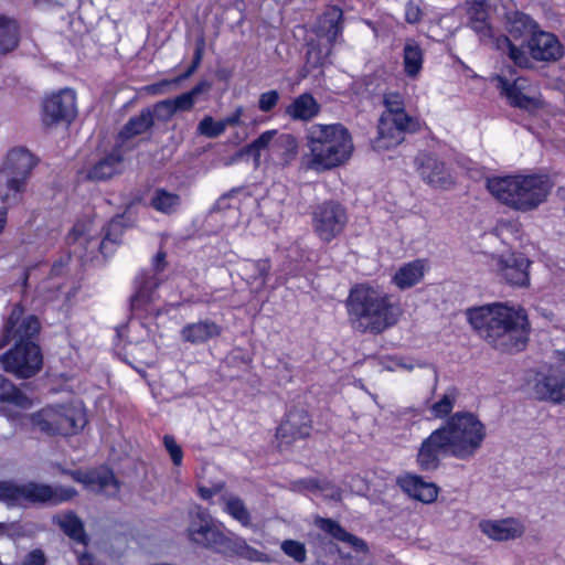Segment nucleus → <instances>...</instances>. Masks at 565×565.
I'll use <instances>...</instances> for the list:
<instances>
[{
	"mask_svg": "<svg viewBox=\"0 0 565 565\" xmlns=\"http://www.w3.org/2000/svg\"><path fill=\"white\" fill-rule=\"evenodd\" d=\"M281 551L297 563L307 559V550L303 543L296 540H285L280 544Z\"/></svg>",
	"mask_w": 565,
	"mask_h": 565,
	"instance_id": "09e8293b",
	"label": "nucleus"
},
{
	"mask_svg": "<svg viewBox=\"0 0 565 565\" xmlns=\"http://www.w3.org/2000/svg\"><path fill=\"white\" fill-rule=\"evenodd\" d=\"M42 108V121L45 126L71 121L77 113L75 92L70 88L61 89L46 97Z\"/></svg>",
	"mask_w": 565,
	"mask_h": 565,
	"instance_id": "dca6fc26",
	"label": "nucleus"
},
{
	"mask_svg": "<svg viewBox=\"0 0 565 565\" xmlns=\"http://www.w3.org/2000/svg\"><path fill=\"white\" fill-rule=\"evenodd\" d=\"M468 320L480 338L501 352H520L529 341L531 328L522 307L494 302L469 309Z\"/></svg>",
	"mask_w": 565,
	"mask_h": 565,
	"instance_id": "f257e3e1",
	"label": "nucleus"
},
{
	"mask_svg": "<svg viewBox=\"0 0 565 565\" xmlns=\"http://www.w3.org/2000/svg\"><path fill=\"white\" fill-rule=\"evenodd\" d=\"M481 532L493 541L515 540L523 535L524 525L516 519L484 520L479 523Z\"/></svg>",
	"mask_w": 565,
	"mask_h": 565,
	"instance_id": "5701e85b",
	"label": "nucleus"
},
{
	"mask_svg": "<svg viewBox=\"0 0 565 565\" xmlns=\"http://www.w3.org/2000/svg\"><path fill=\"white\" fill-rule=\"evenodd\" d=\"M186 532L192 543L225 556H236L256 563L269 562L265 553L248 545L243 537L226 533L222 523L215 521L200 507L190 512Z\"/></svg>",
	"mask_w": 565,
	"mask_h": 565,
	"instance_id": "7ed1b4c3",
	"label": "nucleus"
},
{
	"mask_svg": "<svg viewBox=\"0 0 565 565\" xmlns=\"http://www.w3.org/2000/svg\"><path fill=\"white\" fill-rule=\"evenodd\" d=\"M40 321L33 315H24L21 303H15L7 318L0 339V350L10 342L14 344L35 343L33 340L40 332Z\"/></svg>",
	"mask_w": 565,
	"mask_h": 565,
	"instance_id": "9b49d317",
	"label": "nucleus"
},
{
	"mask_svg": "<svg viewBox=\"0 0 565 565\" xmlns=\"http://www.w3.org/2000/svg\"><path fill=\"white\" fill-rule=\"evenodd\" d=\"M315 525L317 527H319L321 531H323L327 534H329L330 536H332L333 539L349 544L356 552L367 553V551H369L366 543L362 539L347 532L334 520L326 519L322 516H316Z\"/></svg>",
	"mask_w": 565,
	"mask_h": 565,
	"instance_id": "c756f323",
	"label": "nucleus"
},
{
	"mask_svg": "<svg viewBox=\"0 0 565 565\" xmlns=\"http://www.w3.org/2000/svg\"><path fill=\"white\" fill-rule=\"evenodd\" d=\"M446 455L452 456V446L446 430L440 427L422 441L416 462L422 471H435Z\"/></svg>",
	"mask_w": 565,
	"mask_h": 565,
	"instance_id": "ddd939ff",
	"label": "nucleus"
},
{
	"mask_svg": "<svg viewBox=\"0 0 565 565\" xmlns=\"http://www.w3.org/2000/svg\"><path fill=\"white\" fill-rule=\"evenodd\" d=\"M424 260L416 259L398 268L393 277V282L399 289H407L418 284L424 278Z\"/></svg>",
	"mask_w": 565,
	"mask_h": 565,
	"instance_id": "2f4dec72",
	"label": "nucleus"
},
{
	"mask_svg": "<svg viewBox=\"0 0 565 565\" xmlns=\"http://www.w3.org/2000/svg\"><path fill=\"white\" fill-rule=\"evenodd\" d=\"M277 130H266L260 134L253 142L242 148V154H252L255 159L256 164L260 160V151L273 148L274 140L276 139Z\"/></svg>",
	"mask_w": 565,
	"mask_h": 565,
	"instance_id": "37998d69",
	"label": "nucleus"
},
{
	"mask_svg": "<svg viewBox=\"0 0 565 565\" xmlns=\"http://www.w3.org/2000/svg\"><path fill=\"white\" fill-rule=\"evenodd\" d=\"M345 306L352 329L360 333L380 334L396 324L402 315L391 295L367 284L352 287Z\"/></svg>",
	"mask_w": 565,
	"mask_h": 565,
	"instance_id": "f03ea898",
	"label": "nucleus"
},
{
	"mask_svg": "<svg viewBox=\"0 0 565 565\" xmlns=\"http://www.w3.org/2000/svg\"><path fill=\"white\" fill-rule=\"evenodd\" d=\"M306 484H307V488H310V489H313V488H318V483L316 480L313 479H310V480H307L305 481Z\"/></svg>",
	"mask_w": 565,
	"mask_h": 565,
	"instance_id": "774afa93",
	"label": "nucleus"
},
{
	"mask_svg": "<svg viewBox=\"0 0 565 565\" xmlns=\"http://www.w3.org/2000/svg\"><path fill=\"white\" fill-rule=\"evenodd\" d=\"M278 102L279 93L275 89H271L260 94L258 99V108L264 113H268L277 106Z\"/></svg>",
	"mask_w": 565,
	"mask_h": 565,
	"instance_id": "864d4df0",
	"label": "nucleus"
},
{
	"mask_svg": "<svg viewBox=\"0 0 565 565\" xmlns=\"http://www.w3.org/2000/svg\"><path fill=\"white\" fill-rule=\"evenodd\" d=\"M221 333L222 327L220 324L205 319L185 324L180 331V337L183 342L198 345L218 338Z\"/></svg>",
	"mask_w": 565,
	"mask_h": 565,
	"instance_id": "a878e982",
	"label": "nucleus"
},
{
	"mask_svg": "<svg viewBox=\"0 0 565 565\" xmlns=\"http://www.w3.org/2000/svg\"><path fill=\"white\" fill-rule=\"evenodd\" d=\"M72 477L84 483L94 492L105 495H115L119 491V483L113 471L106 467H99L87 472H72Z\"/></svg>",
	"mask_w": 565,
	"mask_h": 565,
	"instance_id": "4be33fe9",
	"label": "nucleus"
},
{
	"mask_svg": "<svg viewBox=\"0 0 565 565\" xmlns=\"http://www.w3.org/2000/svg\"><path fill=\"white\" fill-rule=\"evenodd\" d=\"M319 110L320 106L313 96L309 93H303L286 107L285 113L294 120L308 121L317 116Z\"/></svg>",
	"mask_w": 565,
	"mask_h": 565,
	"instance_id": "7c9ffc66",
	"label": "nucleus"
},
{
	"mask_svg": "<svg viewBox=\"0 0 565 565\" xmlns=\"http://www.w3.org/2000/svg\"><path fill=\"white\" fill-rule=\"evenodd\" d=\"M403 64L408 77H416L423 67V51L414 42H407L403 50Z\"/></svg>",
	"mask_w": 565,
	"mask_h": 565,
	"instance_id": "c9c22d12",
	"label": "nucleus"
},
{
	"mask_svg": "<svg viewBox=\"0 0 565 565\" xmlns=\"http://www.w3.org/2000/svg\"><path fill=\"white\" fill-rule=\"evenodd\" d=\"M151 206L163 214L174 213L181 205V198L177 193L164 189H157L150 201Z\"/></svg>",
	"mask_w": 565,
	"mask_h": 565,
	"instance_id": "e433bc0d",
	"label": "nucleus"
},
{
	"mask_svg": "<svg viewBox=\"0 0 565 565\" xmlns=\"http://www.w3.org/2000/svg\"><path fill=\"white\" fill-rule=\"evenodd\" d=\"M26 397L22 392L2 374H0V402H13L18 405H23Z\"/></svg>",
	"mask_w": 565,
	"mask_h": 565,
	"instance_id": "49530a36",
	"label": "nucleus"
},
{
	"mask_svg": "<svg viewBox=\"0 0 565 565\" xmlns=\"http://www.w3.org/2000/svg\"><path fill=\"white\" fill-rule=\"evenodd\" d=\"M377 129L379 136L374 140V148L376 150H387L402 143L406 132L418 131L420 122L418 119H413V122H405L403 119L391 117V115H382Z\"/></svg>",
	"mask_w": 565,
	"mask_h": 565,
	"instance_id": "f3484780",
	"label": "nucleus"
},
{
	"mask_svg": "<svg viewBox=\"0 0 565 565\" xmlns=\"http://www.w3.org/2000/svg\"><path fill=\"white\" fill-rule=\"evenodd\" d=\"M122 162L124 150L120 146H116L89 169L87 178L94 181L108 180L121 173Z\"/></svg>",
	"mask_w": 565,
	"mask_h": 565,
	"instance_id": "bb28decb",
	"label": "nucleus"
},
{
	"mask_svg": "<svg viewBox=\"0 0 565 565\" xmlns=\"http://www.w3.org/2000/svg\"><path fill=\"white\" fill-rule=\"evenodd\" d=\"M14 527V523H4L0 522V537L8 535H11V530Z\"/></svg>",
	"mask_w": 565,
	"mask_h": 565,
	"instance_id": "0e129e2a",
	"label": "nucleus"
},
{
	"mask_svg": "<svg viewBox=\"0 0 565 565\" xmlns=\"http://www.w3.org/2000/svg\"><path fill=\"white\" fill-rule=\"evenodd\" d=\"M536 23L522 12H513L508 20V31L514 39H522L536 33Z\"/></svg>",
	"mask_w": 565,
	"mask_h": 565,
	"instance_id": "72a5a7b5",
	"label": "nucleus"
},
{
	"mask_svg": "<svg viewBox=\"0 0 565 565\" xmlns=\"http://www.w3.org/2000/svg\"><path fill=\"white\" fill-rule=\"evenodd\" d=\"M32 425L46 435H74L87 424L81 405L46 406L31 416Z\"/></svg>",
	"mask_w": 565,
	"mask_h": 565,
	"instance_id": "1a4fd4ad",
	"label": "nucleus"
},
{
	"mask_svg": "<svg viewBox=\"0 0 565 565\" xmlns=\"http://www.w3.org/2000/svg\"><path fill=\"white\" fill-rule=\"evenodd\" d=\"M78 561H79V565H94L93 558L86 554H83Z\"/></svg>",
	"mask_w": 565,
	"mask_h": 565,
	"instance_id": "338daca9",
	"label": "nucleus"
},
{
	"mask_svg": "<svg viewBox=\"0 0 565 565\" xmlns=\"http://www.w3.org/2000/svg\"><path fill=\"white\" fill-rule=\"evenodd\" d=\"M309 153L302 161L308 170H331L347 163L352 157V135L342 124H313L307 131Z\"/></svg>",
	"mask_w": 565,
	"mask_h": 565,
	"instance_id": "20e7f679",
	"label": "nucleus"
},
{
	"mask_svg": "<svg viewBox=\"0 0 565 565\" xmlns=\"http://www.w3.org/2000/svg\"><path fill=\"white\" fill-rule=\"evenodd\" d=\"M204 45H205L204 39L198 40L196 45H195L193 61H192L191 65L189 66V68L182 75H180L179 77H177L173 81H162L160 83L152 84L147 87V90L151 94H160L163 92L162 88L164 86H168L171 83L177 84V83L190 77L196 71V68L200 66V64L202 62V57H203V53H204Z\"/></svg>",
	"mask_w": 565,
	"mask_h": 565,
	"instance_id": "f704fd0d",
	"label": "nucleus"
},
{
	"mask_svg": "<svg viewBox=\"0 0 565 565\" xmlns=\"http://www.w3.org/2000/svg\"><path fill=\"white\" fill-rule=\"evenodd\" d=\"M252 266L257 271V275L254 276V279H262L263 282H265L270 270L269 262L266 259H260L254 262Z\"/></svg>",
	"mask_w": 565,
	"mask_h": 565,
	"instance_id": "4d7b16f0",
	"label": "nucleus"
},
{
	"mask_svg": "<svg viewBox=\"0 0 565 565\" xmlns=\"http://www.w3.org/2000/svg\"><path fill=\"white\" fill-rule=\"evenodd\" d=\"M243 115H244V108L242 106L236 107L235 110L231 115L221 119L222 124L224 125V129L226 130L227 127H233V126L239 125Z\"/></svg>",
	"mask_w": 565,
	"mask_h": 565,
	"instance_id": "13d9d810",
	"label": "nucleus"
},
{
	"mask_svg": "<svg viewBox=\"0 0 565 565\" xmlns=\"http://www.w3.org/2000/svg\"><path fill=\"white\" fill-rule=\"evenodd\" d=\"M452 446V457L461 460L472 458L486 439V426L472 413L458 412L444 426Z\"/></svg>",
	"mask_w": 565,
	"mask_h": 565,
	"instance_id": "6e6552de",
	"label": "nucleus"
},
{
	"mask_svg": "<svg viewBox=\"0 0 565 565\" xmlns=\"http://www.w3.org/2000/svg\"><path fill=\"white\" fill-rule=\"evenodd\" d=\"M196 132L206 138H217L225 132L221 120H215L212 116H205L199 122Z\"/></svg>",
	"mask_w": 565,
	"mask_h": 565,
	"instance_id": "de8ad7c7",
	"label": "nucleus"
},
{
	"mask_svg": "<svg viewBox=\"0 0 565 565\" xmlns=\"http://www.w3.org/2000/svg\"><path fill=\"white\" fill-rule=\"evenodd\" d=\"M45 555L40 550L30 552L21 565H45Z\"/></svg>",
	"mask_w": 565,
	"mask_h": 565,
	"instance_id": "bf43d9fd",
	"label": "nucleus"
},
{
	"mask_svg": "<svg viewBox=\"0 0 565 565\" xmlns=\"http://www.w3.org/2000/svg\"><path fill=\"white\" fill-rule=\"evenodd\" d=\"M56 522L63 532L78 543L86 544L87 537L82 521L73 513L58 515Z\"/></svg>",
	"mask_w": 565,
	"mask_h": 565,
	"instance_id": "4c0bfd02",
	"label": "nucleus"
},
{
	"mask_svg": "<svg viewBox=\"0 0 565 565\" xmlns=\"http://www.w3.org/2000/svg\"><path fill=\"white\" fill-rule=\"evenodd\" d=\"M311 431V418L303 408L291 409L277 428L276 437L280 445H291L297 439L306 438Z\"/></svg>",
	"mask_w": 565,
	"mask_h": 565,
	"instance_id": "6ab92c4d",
	"label": "nucleus"
},
{
	"mask_svg": "<svg viewBox=\"0 0 565 565\" xmlns=\"http://www.w3.org/2000/svg\"><path fill=\"white\" fill-rule=\"evenodd\" d=\"M298 140L291 134H278L273 143V150L278 153L284 163H289L298 153Z\"/></svg>",
	"mask_w": 565,
	"mask_h": 565,
	"instance_id": "58836bf2",
	"label": "nucleus"
},
{
	"mask_svg": "<svg viewBox=\"0 0 565 565\" xmlns=\"http://www.w3.org/2000/svg\"><path fill=\"white\" fill-rule=\"evenodd\" d=\"M163 444L166 447V450L169 452L172 462L175 466H180L182 463L183 459V451L181 447L178 445L173 436L166 435L163 437Z\"/></svg>",
	"mask_w": 565,
	"mask_h": 565,
	"instance_id": "603ef678",
	"label": "nucleus"
},
{
	"mask_svg": "<svg viewBox=\"0 0 565 565\" xmlns=\"http://www.w3.org/2000/svg\"><path fill=\"white\" fill-rule=\"evenodd\" d=\"M534 393L541 401L565 406V373L551 370L536 377Z\"/></svg>",
	"mask_w": 565,
	"mask_h": 565,
	"instance_id": "412c9836",
	"label": "nucleus"
},
{
	"mask_svg": "<svg viewBox=\"0 0 565 565\" xmlns=\"http://www.w3.org/2000/svg\"><path fill=\"white\" fill-rule=\"evenodd\" d=\"M531 260L521 253L500 256L497 267L500 276L510 285L527 287L530 285L529 268Z\"/></svg>",
	"mask_w": 565,
	"mask_h": 565,
	"instance_id": "aec40b11",
	"label": "nucleus"
},
{
	"mask_svg": "<svg viewBox=\"0 0 565 565\" xmlns=\"http://www.w3.org/2000/svg\"><path fill=\"white\" fill-rule=\"evenodd\" d=\"M348 223L345 209L333 201L323 202L312 212V228L318 238L330 243L339 237Z\"/></svg>",
	"mask_w": 565,
	"mask_h": 565,
	"instance_id": "f8f14e48",
	"label": "nucleus"
},
{
	"mask_svg": "<svg viewBox=\"0 0 565 565\" xmlns=\"http://www.w3.org/2000/svg\"><path fill=\"white\" fill-rule=\"evenodd\" d=\"M159 284L158 277L148 273H141L136 278L137 290L130 300L132 311H148V306L154 300V290Z\"/></svg>",
	"mask_w": 565,
	"mask_h": 565,
	"instance_id": "cd10ccee",
	"label": "nucleus"
},
{
	"mask_svg": "<svg viewBox=\"0 0 565 565\" xmlns=\"http://www.w3.org/2000/svg\"><path fill=\"white\" fill-rule=\"evenodd\" d=\"M385 111L382 115H391L396 119H403L405 122H413L415 117H411L405 113L404 100L399 94L390 93L384 96Z\"/></svg>",
	"mask_w": 565,
	"mask_h": 565,
	"instance_id": "c03bdc74",
	"label": "nucleus"
},
{
	"mask_svg": "<svg viewBox=\"0 0 565 565\" xmlns=\"http://www.w3.org/2000/svg\"><path fill=\"white\" fill-rule=\"evenodd\" d=\"M498 88L501 90L509 103L521 109L529 111L535 110L541 106L540 98L535 95L534 86L523 77L515 78L512 83L505 75H497Z\"/></svg>",
	"mask_w": 565,
	"mask_h": 565,
	"instance_id": "2eb2a0df",
	"label": "nucleus"
},
{
	"mask_svg": "<svg viewBox=\"0 0 565 565\" xmlns=\"http://www.w3.org/2000/svg\"><path fill=\"white\" fill-rule=\"evenodd\" d=\"M457 399V391L451 388L443 397L430 406V413L437 418H444L449 415Z\"/></svg>",
	"mask_w": 565,
	"mask_h": 565,
	"instance_id": "a18cd8bd",
	"label": "nucleus"
},
{
	"mask_svg": "<svg viewBox=\"0 0 565 565\" xmlns=\"http://www.w3.org/2000/svg\"><path fill=\"white\" fill-rule=\"evenodd\" d=\"M124 227L121 222L118 220H113L106 230L105 236L100 242L99 248L102 253H105L108 244H116L119 242L120 236L122 235Z\"/></svg>",
	"mask_w": 565,
	"mask_h": 565,
	"instance_id": "3c124183",
	"label": "nucleus"
},
{
	"mask_svg": "<svg viewBox=\"0 0 565 565\" xmlns=\"http://www.w3.org/2000/svg\"><path fill=\"white\" fill-rule=\"evenodd\" d=\"M19 25L15 20L0 15V54H6L18 46Z\"/></svg>",
	"mask_w": 565,
	"mask_h": 565,
	"instance_id": "473e14b6",
	"label": "nucleus"
},
{
	"mask_svg": "<svg viewBox=\"0 0 565 565\" xmlns=\"http://www.w3.org/2000/svg\"><path fill=\"white\" fill-rule=\"evenodd\" d=\"M36 160L24 148H14L8 152L0 167V200L4 204H17L25 191Z\"/></svg>",
	"mask_w": 565,
	"mask_h": 565,
	"instance_id": "423d86ee",
	"label": "nucleus"
},
{
	"mask_svg": "<svg viewBox=\"0 0 565 565\" xmlns=\"http://www.w3.org/2000/svg\"><path fill=\"white\" fill-rule=\"evenodd\" d=\"M224 488L223 483L215 484L212 488L200 487L199 494L203 500H210L216 493H220Z\"/></svg>",
	"mask_w": 565,
	"mask_h": 565,
	"instance_id": "052dcab7",
	"label": "nucleus"
},
{
	"mask_svg": "<svg viewBox=\"0 0 565 565\" xmlns=\"http://www.w3.org/2000/svg\"><path fill=\"white\" fill-rule=\"evenodd\" d=\"M211 88V84L207 82H200L195 85L191 90L177 96L175 98H171L174 110L177 111H188L191 110L198 99V97L207 92Z\"/></svg>",
	"mask_w": 565,
	"mask_h": 565,
	"instance_id": "79ce46f5",
	"label": "nucleus"
},
{
	"mask_svg": "<svg viewBox=\"0 0 565 565\" xmlns=\"http://www.w3.org/2000/svg\"><path fill=\"white\" fill-rule=\"evenodd\" d=\"M222 501L226 513L238 521L243 526L250 525V513L241 498L235 495H224L222 497Z\"/></svg>",
	"mask_w": 565,
	"mask_h": 565,
	"instance_id": "a19ab883",
	"label": "nucleus"
},
{
	"mask_svg": "<svg viewBox=\"0 0 565 565\" xmlns=\"http://www.w3.org/2000/svg\"><path fill=\"white\" fill-rule=\"evenodd\" d=\"M84 236V225L76 224L71 233V237L74 242L81 241Z\"/></svg>",
	"mask_w": 565,
	"mask_h": 565,
	"instance_id": "e2e57ef3",
	"label": "nucleus"
},
{
	"mask_svg": "<svg viewBox=\"0 0 565 565\" xmlns=\"http://www.w3.org/2000/svg\"><path fill=\"white\" fill-rule=\"evenodd\" d=\"M153 125V115L150 109H143L138 116H135L128 120L120 136L124 138H131L137 135H141L151 128Z\"/></svg>",
	"mask_w": 565,
	"mask_h": 565,
	"instance_id": "ea45409f",
	"label": "nucleus"
},
{
	"mask_svg": "<svg viewBox=\"0 0 565 565\" xmlns=\"http://www.w3.org/2000/svg\"><path fill=\"white\" fill-rule=\"evenodd\" d=\"M175 114L173 104L171 99H166L157 103L154 105V109L152 115L156 116L159 120L167 121L171 119V117Z\"/></svg>",
	"mask_w": 565,
	"mask_h": 565,
	"instance_id": "5fc2aeb1",
	"label": "nucleus"
},
{
	"mask_svg": "<svg viewBox=\"0 0 565 565\" xmlns=\"http://www.w3.org/2000/svg\"><path fill=\"white\" fill-rule=\"evenodd\" d=\"M3 371L18 379H30L43 366V355L36 343L14 344L12 349L0 355Z\"/></svg>",
	"mask_w": 565,
	"mask_h": 565,
	"instance_id": "9d476101",
	"label": "nucleus"
},
{
	"mask_svg": "<svg viewBox=\"0 0 565 565\" xmlns=\"http://www.w3.org/2000/svg\"><path fill=\"white\" fill-rule=\"evenodd\" d=\"M77 494L72 487H52L44 483L28 482L18 484L11 480H0V502L8 508L31 503L60 504L70 501Z\"/></svg>",
	"mask_w": 565,
	"mask_h": 565,
	"instance_id": "0eeeda50",
	"label": "nucleus"
},
{
	"mask_svg": "<svg viewBox=\"0 0 565 565\" xmlns=\"http://www.w3.org/2000/svg\"><path fill=\"white\" fill-rule=\"evenodd\" d=\"M467 6L468 23L490 17L486 0H468Z\"/></svg>",
	"mask_w": 565,
	"mask_h": 565,
	"instance_id": "8fccbe9b",
	"label": "nucleus"
},
{
	"mask_svg": "<svg viewBox=\"0 0 565 565\" xmlns=\"http://www.w3.org/2000/svg\"><path fill=\"white\" fill-rule=\"evenodd\" d=\"M529 50L534 60L555 61L563 54L557 38L548 32L537 31L529 40Z\"/></svg>",
	"mask_w": 565,
	"mask_h": 565,
	"instance_id": "b1692460",
	"label": "nucleus"
},
{
	"mask_svg": "<svg viewBox=\"0 0 565 565\" xmlns=\"http://www.w3.org/2000/svg\"><path fill=\"white\" fill-rule=\"evenodd\" d=\"M415 166L422 180L435 189H448L455 183L445 162L430 153H419L415 159Z\"/></svg>",
	"mask_w": 565,
	"mask_h": 565,
	"instance_id": "a211bd4d",
	"label": "nucleus"
},
{
	"mask_svg": "<svg viewBox=\"0 0 565 565\" xmlns=\"http://www.w3.org/2000/svg\"><path fill=\"white\" fill-rule=\"evenodd\" d=\"M343 31V12L339 7H329L319 18L315 33L333 45Z\"/></svg>",
	"mask_w": 565,
	"mask_h": 565,
	"instance_id": "393cba45",
	"label": "nucleus"
},
{
	"mask_svg": "<svg viewBox=\"0 0 565 565\" xmlns=\"http://www.w3.org/2000/svg\"><path fill=\"white\" fill-rule=\"evenodd\" d=\"M7 215H8L7 209L1 207L0 209V234L3 232L4 226L7 224Z\"/></svg>",
	"mask_w": 565,
	"mask_h": 565,
	"instance_id": "69168bd1",
	"label": "nucleus"
},
{
	"mask_svg": "<svg viewBox=\"0 0 565 565\" xmlns=\"http://www.w3.org/2000/svg\"><path fill=\"white\" fill-rule=\"evenodd\" d=\"M468 25L477 33L481 42L486 44H492L498 50L507 53L510 60L513 61L516 66L527 68L532 65L531 60L526 55L525 51L515 46L508 36H494L490 17L470 22Z\"/></svg>",
	"mask_w": 565,
	"mask_h": 565,
	"instance_id": "4468645a",
	"label": "nucleus"
},
{
	"mask_svg": "<svg viewBox=\"0 0 565 565\" xmlns=\"http://www.w3.org/2000/svg\"><path fill=\"white\" fill-rule=\"evenodd\" d=\"M401 488L414 499L424 503H431L437 499L438 487L433 482H426L416 475H405L398 479Z\"/></svg>",
	"mask_w": 565,
	"mask_h": 565,
	"instance_id": "c85d7f7f",
	"label": "nucleus"
},
{
	"mask_svg": "<svg viewBox=\"0 0 565 565\" xmlns=\"http://www.w3.org/2000/svg\"><path fill=\"white\" fill-rule=\"evenodd\" d=\"M487 190L502 204L520 212H529L544 203L553 189L545 174L489 178Z\"/></svg>",
	"mask_w": 565,
	"mask_h": 565,
	"instance_id": "39448f33",
	"label": "nucleus"
},
{
	"mask_svg": "<svg viewBox=\"0 0 565 565\" xmlns=\"http://www.w3.org/2000/svg\"><path fill=\"white\" fill-rule=\"evenodd\" d=\"M166 257H167V254L161 250L158 252L157 255L153 257L152 265H153V269L157 274L164 270V268L167 266Z\"/></svg>",
	"mask_w": 565,
	"mask_h": 565,
	"instance_id": "680f3d73",
	"label": "nucleus"
},
{
	"mask_svg": "<svg viewBox=\"0 0 565 565\" xmlns=\"http://www.w3.org/2000/svg\"><path fill=\"white\" fill-rule=\"evenodd\" d=\"M423 11L414 1H408L405 7V20L409 24H416L422 21Z\"/></svg>",
	"mask_w": 565,
	"mask_h": 565,
	"instance_id": "6e6d98bb",
	"label": "nucleus"
}]
</instances>
